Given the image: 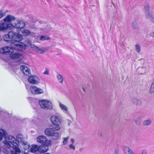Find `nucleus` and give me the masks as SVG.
<instances>
[{
    "label": "nucleus",
    "mask_w": 154,
    "mask_h": 154,
    "mask_svg": "<svg viewBox=\"0 0 154 154\" xmlns=\"http://www.w3.org/2000/svg\"><path fill=\"white\" fill-rule=\"evenodd\" d=\"M4 40L6 42L11 43L15 41H20L23 39V37L19 33L13 31H10L7 34H5L3 36Z\"/></svg>",
    "instance_id": "f257e3e1"
},
{
    "label": "nucleus",
    "mask_w": 154,
    "mask_h": 154,
    "mask_svg": "<svg viewBox=\"0 0 154 154\" xmlns=\"http://www.w3.org/2000/svg\"><path fill=\"white\" fill-rule=\"evenodd\" d=\"M25 25V23L23 21L15 20L14 23H12V24L3 23L0 26V28L2 30L10 29L11 28V27L17 29H21L23 28Z\"/></svg>",
    "instance_id": "f03ea898"
},
{
    "label": "nucleus",
    "mask_w": 154,
    "mask_h": 154,
    "mask_svg": "<svg viewBox=\"0 0 154 154\" xmlns=\"http://www.w3.org/2000/svg\"><path fill=\"white\" fill-rule=\"evenodd\" d=\"M58 130H56L55 128L53 126L51 128H46L45 131V134L47 136H51L52 139L54 140L57 139L59 137V134L57 132H55Z\"/></svg>",
    "instance_id": "7ed1b4c3"
},
{
    "label": "nucleus",
    "mask_w": 154,
    "mask_h": 154,
    "mask_svg": "<svg viewBox=\"0 0 154 154\" xmlns=\"http://www.w3.org/2000/svg\"><path fill=\"white\" fill-rule=\"evenodd\" d=\"M11 46L12 49L18 51H23L26 48V45L20 41L12 42Z\"/></svg>",
    "instance_id": "20e7f679"
},
{
    "label": "nucleus",
    "mask_w": 154,
    "mask_h": 154,
    "mask_svg": "<svg viewBox=\"0 0 154 154\" xmlns=\"http://www.w3.org/2000/svg\"><path fill=\"white\" fill-rule=\"evenodd\" d=\"M8 141L7 140L5 141L4 144L8 148H10L11 146L10 144V143L13 146L19 145V142L14 137L12 136H9L8 137Z\"/></svg>",
    "instance_id": "39448f33"
},
{
    "label": "nucleus",
    "mask_w": 154,
    "mask_h": 154,
    "mask_svg": "<svg viewBox=\"0 0 154 154\" xmlns=\"http://www.w3.org/2000/svg\"><path fill=\"white\" fill-rule=\"evenodd\" d=\"M52 124L54 125L56 130H59L60 127L59 125L61 123V119L58 116H53L50 118Z\"/></svg>",
    "instance_id": "423d86ee"
},
{
    "label": "nucleus",
    "mask_w": 154,
    "mask_h": 154,
    "mask_svg": "<svg viewBox=\"0 0 154 154\" xmlns=\"http://www.w3.org/2000/svg\"><path fill=\"white\" fill-rule=\"evenodd\" d=\"M30 90L33 94L37 95L44 93L43 89L39 88L35 85H31L30 87Z\"/></svg>",
    "instance_id": "0eeeda50"
},
{
    "label": "nucleus",
    "mask_w": 154,
    "mask_h": 154,
    "mask_svg": "<svg viewBox=\"0 0 154 154\" xmlns=\"http://www.w3.org/2000/svg\"><path fill=\"white\" fill-rule=\"evenodd\" d=\"M145 12V17L146 19H149L150 21L152 22V19L154 18L152 13L150 12L148 4L147 2H146L144 5Z\"/></svg>",
    "instance_id": "6e6552de"
},
{
    "label": "nucleus",
    "mask_w": 154,
    "mask_h": 154,
    "mask_svg": "<svg viewBox=\"0 0 154 154\" xmlns=\"http://www.w3.org/2000/svg\"><path fill=\"white\" fill-rule=\"evenodd\" d=\"M51 141H48L46 143L43 144L39 146V152L44 153L47 152L49 149L48 146L51 145Z\"/></svg>",
    "instance_id": "1a4fd4ad"
},
{
    "label": "nucleus",
    "mask_w": 154,
    "mask_h": 154,
    "mask_svg": "<svg viewBox=\"0 0 154 154\" xmlns=\"http://www.w3.org/2000/svg\"><path fill=\"white\" fill-rule=\"evenodd\" d=\"M29 83L32 84H38L40 83V80L38 77L35 75L29 76L28 79Z\"/></svg>",
    "instance_id": "9d476101"
},
{
    "label": "nucleus",
    "mask_w": 154,
    "mask_h": 154,
    "mask_svg": "<svg viewBox=\"0 0 154 154\" xmlns=\"http://www.w3.org/2000/svg\"><path fill=\"white\" fill-rule=\"evenodd\" d=\"M15 17L11 15H8L4 19V22L2 23H0V26L1 24L3 23H5L6 24H12V23H8L11 22L12 21L15 20ZM5 30H2L0 28V31H4Z\"/></svg>",
    "instance_id": "9b49d317"
},
{
    "label": "nucleus",
    "mask_w": 154,
    "mask_h": 154,
    "mask_svg": "<svg viewBox=\"0 0 154 154\" xmlns=\"http://www.w3.org/2000/svg\"><path fill=\"white\" fill-rule=\"evenodd\" d=\"M36 140L38 143L42 144L46 143L48 142V141H51L48 140L47 137L43 135L38 136L36 138Z\"/></svg>",
    "instance_id": "f8f14e48"
},
{
    "label": "nucleus",
    "mask_w": 154,
    "mask_h": 154,
    "mask_svg": "<svg viewBox=\"0 0 154 154\" xmlns=\"http://www.w3.org/2000/svg\"><path fill=\"white\" fill-rule=\"evenodd\" d=\"M11 48L9 47L6 46L0 49V53L5 55L11 54H12V52L9 51Z\"/></svg>",
    "instance_id": "ddd939ff"
},
{
    "label": "nucleus",
    "mask_w": 154,
    "mask_h": 154,
    "mask_svg": "<svg viewBox=\"0 0 154 154\" xmlns=\"http://www.w3.org/2000/svg\"><path fill=\"white\" fill-rule=\"evenodd\" d=\"M39 104L40 105L41 107L43 109H51V104L48 105L49 106L48 107H47L45 106L46 103H47V101L46 100H42L39 101Z\"/></svg>",
    "instance_id": "4468645a"
},
{
    "label": "nucleus",
    "mask_w": 154,
    "mask_h": 154,
    "mask_svg": "<svg viewBox=\"0 0 154 154\" xmlns=\"http://www.w3.org/2000/svg\"><path fill=\"white\" fill-rule=\"evenodd\" d=\"M20 69L22 72L25 75L28 76L31 73L30 69L25 65L21 66Z\"/></svg>",
    "instance_id": "2eb2a0df"
},
{
    "label": "nucleus",
    "mask_w": 154,
    "mask_h": 154,
    "mask_svg": "<svg viewBox=\"0 0 154 154\" xmlns=\"http://www.w3.org/2000/svg\"><path fill=\"white\" fill-rule=\"evenodd\" d=\"M123 150L124 154H136L131 149L127 146H124Z\"/></svg>",
    "instance_id": "dca6fc26"
},
{
    "label": "nucleus",
    "mask_w": 154,
    "mask_h": 154,
    "mask_svg": "<svg viewBox=\"0 0 154 154\" xmlns=\"http://www.w3.org/2000/svg\"><path fill=\"white\" fill-rule=\"evenodd\" d=\"M131 101L134 104L137 106H140L142 105V103L141 101L136 98L132 99Z\"/></svg>",
    "instance_id": "f3484780"
},
{
    "label": "nucleus",
    "mask_w": 154,
    "mask_h": 154,
    "mask_svg": "<svg viewBox=\"0 0 154 154\" xmlns=\"http://www.w3.org/2000/svg\"><path fill=\"white\" fill-rule=\"evenodd\" d=\"M32 48L35 51L41 54H43L45 52L44 50L42 49H41L39 48L38 47L35 45H33L32 46Z\"/></svg>",
    "instance_id": "a211bd4d"
},
{
    "label": "nucleus",
    "mask_w": 154,
    "mask_h": 154,
    "mask_svg": "<svg viewBox=\"0 0 154 154\" xmlns=\"http://www.w3.org/2000/svg\"><path fill=\"white\" fill-rule=\"evenodd\" d=\"M30 151L32 153H35L37 151H38L39 152V146L36 145H32V147L30 149Z\"/></svg>",
    "instance_id": "6ab92c4d"
},
{
    "label": "nucleus",
    "mask_w": 154,
    "mask_h": 154,
    "mask_svg": "<svg viewBox=\"0 0 154 154\" xmlns=\"http://www.w3.org/2000/svg\"><path fill=\"white\" fill-rule=\"evenodd\" d=\"M7 134L5 131L2 129H0V141H1L3 137L5 138H7Z\"/></svg>",
    "instance_id": "aec40b11"
},
{
    "label": "nucleus",
    "mask_w": 154,
    "mask_h": 154,
    "mask_svg": "<svg viewBox=\"0 0 154 154\" xmlns=\"http://www.w3.org/2000/svg\"><path fill=\"white\" fill-rule=\"evenodd\" d=\"M21 56V55L18 53H14L11 55V57L13 59H19Z\"/></svg>",
    "instance_id": "412c9836"
},
{
    "label": "nucleus",
    "mask_w": 154,
    "mask_h": 154,
    "mask_svg": "<svg viewBox=\"0 0 154 154\" xmlns=\"http://www.w3.org/2000/svg\"><path fill=\"white\" fill-rule=\"evenodd\" d=\"M152 121L150 119L145 120L143 122V124L144 126H149L151 125Z\"/></svg>",
    "instance_id": "4be33fe9"
},
{
    "label": "nucleus",
    "mask_w": 154,
    "mask_h": 154,
    "mask_svg": "<svg viewBox=\"0 0 154 154\" xmlns=\"http://www.w3.org/2000/svg\"><path fill=\"white\" fill-rule=\"evenodd\" d=\"M22 33L24 36H27L30 34V32L29 30L25 29L22 31Z\"/></svg>",
    "instance_id": "5701e85b"
},
{
    "label": "nucleus",
    "mask_w": 154,
    "mask_h": 154,
    "mask_svg": "<svg viewBox=\"0 0 154 154\" xmlns=\"http://www.w3.org/2000/svg\"><path fill=\"white\" fill-rule=\"evenodd\" d=\"M139 72L141 74H145L147 72V69L145 68L140 67L138 68Z\"/></svg>",
    "instance_id": "b1692460"
},
{
    "label": "nucleus",
    "mask_w": 154,
    "mask_h": 154,
    "mask_svg": "<svg viewBox=\"0 0 154 154\" xmlns=\"http://www.w3.org/2000/svg\"><path fill=\"white\" fill-rule=\"evenodd\" d=\"M18 146L19 145L13 146L12 148L14 150V151L15 152L17 153L18 154H20V153L21 152V151L19 147L17 146Z\"/></svg>",
    "instance_id": "393cba45"
},
{
    "label": "nucleus",
    "mask_w": 154,
    "mask_h": 154,
    "mask_svg": "<svg viewBox=\"0 0 154 154\" xmlns=\"http://www.w3.org/2000/svg\"><path fill=\"white\" fill-rule=\"evenodd\" d=\"M59 105L60 108L62 110L66 112L67 111L68 108L65 105L61 104L60 102H59Z\"/></svg>",
    "instance_id": "a878e982"
},
{
    "label": "nucleus",
    "mask_w": 154,
    "mask_h": 154,
    "mask_svg": "<svg viewBox=\"0 0 154 154\" xmlns=\"http://www.w3.org/2000/svg\"><path fill=\"white\" fill-rule=\"evenodd\" d=\"M40 39L42 41L49 40L50 39V38L47 36L42 35L40 37Z\"/></svg>",
    "instance_id": "bb28decb"
},
{
    "label": "nucleus",
    "mask_w": 154,
    "mask_h": 154,
    "mask_svg": "<svg viewBox=\"0 0 154 154\" xmlns=\"http://www.w3.org/2000/svg\"><path fill=\"white\" fill-rule=\"evenodd\" d=\"M57 78L60 83H62L63 81V78L61 75H57Z\"/></svg>",
    "instance_id": "cd10ccee"
},
{
    "label": "nucleus",
    "mask_w": 154,
    "mask_h": 154,
    "mask_svg": "<svg viewBox=\"0 0 154 154\" xmlns=\"http://www.w3.org/2000/svg\"><path fill=\"white\" fill-rule=\"evenodd\" d=\"M135 49L137 53H139L140 51V46L139 44L135 45Z\"/></svg>",
    "instance_id": "c85d7f7f"
},
{
    "label": "nucleus",
    "mask_w": 154,
    "mask_h": 154,
    "mask_svg": "<svg viewBox=\"0 0 154 154\" xmlns=\"http://www.w3.org/2000/svg\"><path fill=\"white\" fill-rule=\"evenodd\" d=\"M141 118L139 117L136 119L135 122L136 124L138 125H140L141 123Z\"/></svg>",
    "instance_id": "c756f323"
},
{
    "label": "nucleus",
    "mask_w": 154,
    "mask_h": 154,
    "mask_svg": "<svg viewBox=\"0 0 154 154\" xmlns=\"http://www.w3.org/2000/svg\"><path fill=\"white\" fill-rule=\"evenodd\" d=\"M17 140L18 141V142L20 141H22V136L21 134H19L17 136Z\"/></svg>",
    "instance_id": "7c9ffc66"
},
{
    "label": "nucleus",
    "mask_w": 154,
    "mask_h": 154,
    "mask_svg": "<svg viewBox=\"0 0 154 154\" xmlns=\"http://www.w3.org/2000/svg\"><path fill=\"white\" fill-rule=\"evenodd\" d=\"M132 26L135 29H137L138 28V25L136 22H134L132 23Z\"/></svg>",
    "instance_id": "2f4dec72"
},
{
    "label": "nucleus",
    "mask_w": 154,
    "mask_h": 154,
    "mask_svg": "<svg viewBox=\"0 0 154 154\" xmlns=\"http://www.w3.org/2000/svg\"><path fill=\"white\" fill-rule=\"evenodd\" d=\"M69 147L70 149H72L73 151L75 150V147L72 144H71L69 145Z\"/></svg>",
    "instance_id": "473e14b6"
},
{
    "label": "nucleus",
    "mask_w": 154,
    "mask_h": 154,
    "mask_svg": "<svg viewBox=\"0 0 154 154\" xmlns=\"http://www.w3.org/2000/svg\"><path fill=\"white\" fill-rule=\"evenodd\" d=\"M47 103H46V105H45V106H47V107H48L49 106H48V105L49 104V103H50L51 105V109L52 107V105L51 102V101H50L49 100H47Z\"/></svg>",
    "instance_id": "72a5a7b5"
},
{
    "label": "nucleus",
    "mask_w": 154,
    "mask_h": 154,
    "mask_svg": "<svg viewBox=\"0 0 154 154\" xmlns=\"http://www.w3.org/2000/svg\"><path fill=\"white\" fill-rule=\"evenodd\" d=\"M68 139V137H66L64 138L63 141V143L64 145H66L67 144Z\"/></svg>",
    "instance_id": "f704fd0d"
},
{
    "label": "nucleus",
    "mask_w": 154,
    "mask_h": 154,
    "mask_svg": "<svg viewBox=\"0 0 154 154\" xmlns=\"http://www.w3.org/2000/svg\"><path fill=\"white\" fill-rule=\"evenodd\" d=\"M141 154H148L147 150L145 149L143 150L142 151Z\"/></svg>",
    "instance_id": "c9c22d12"
},
{
    "label": "nucleus",
    "mask_w": 154,
    "mask_h": 154,
    "mask_svg": "<svg viewBox=\"0 0 154 154\" xmlns=\"http://www.w3.org/2000/svg\"><path fill=\"white\" fill-rule=\"evenodd\" d=\"M149 35L150 36L154 37V32H152L149 33Z\"/></svg>",
    "instance_id": "e433bc0d"
},
{
    "label": "nucleus",
    "mask_w": 154,
    "mask_h": 154,
    "mask_svg": "<svg viewBox=\"0 0 154 154\" xmlns=\"http://www.w3.org/2000/svg\"><path fill=\"white\" fill-rule=\"evenodd\" d=\"M97 135H98V136H99V137H101L102 136V133L101 132L99 131L98 132V133H97Z\"/></svg>",
    "instance_id": "4c0bfd02"
},
{
    "label": "nucleus",
    "mask_w": 154,
    "mask_h": 154,
    "mask_svg": "<svg viewBox=\"0 0 154 154\" xmlns=\"http://www.w3.org/2000/svg\"><path fill=\"white\" fill-rule=\"evenodd\" d=\"M3 16V14L2 11H0V19Z\"/></svg>",
    "instance_id": "58836bf2"
},
{
    "label": "nucleus",
    "mask_w": 154,
    "mask_h": 154,
    "mask_svg": "<svg viewBox=\"0 0 154 154\" xmlns=\"http://www.w3.org/2000/svg\"><path fill=\"white\" fill-rule=\"evenodd\" d=\"M23 143L24 145H27V146H28V148L29 147V146H28L27 143L26 142H23Z\"/></svg>",
    "instance_id": "ea45409f"
},
{
    "label": "nucleus",
    "mask_w": 154,
    "mask_h": 154,
    "mask_svg": "<svg viewBox=\"0 0 154 154\" xmlns=\"http://www.w3.org/2000/svg\"><path fill=\"white\" fill-rule=\"evenodd\" d=\"M118 150L117 149H116L115 150V152L114 154H118Z\"/></svg>",
    "instance_id": "a19ab883"
},
{
    "label": "nucleus",
    "mask_w": 154,
    "mask_h": 154,
    "mask_svg": "<svg viewBox=\"0 0 154 154\" xmlns=\"http://www.w3.org/2000/svg\"><path fill=\"white\" fill-rule=\"evenodd\" d=\"M70 141H71V142L72 143L71 144H73V143L74 142L75 140H74V139H71Z\"/></svg>",
    "instance_id": "79ce46f5"
},
{
    "label": "nucleus",
    "mask_w": 154,
    "mask_h": 154,
    "mask_svg": "<svg viewBox=\"0 0 154 154\" xmlns=\"http://www.w3.org/2000/svg\"><path fill=\"white\" fill-rule=\"evenodd\" d=\"M44 73L45 74L48 75V71L46 70L44 72Z\"/></svg>",
    "instance_id": "37998d69"
},
{
    "label": "nucleus",
    "mask_w": 154,
    "mask_h": 154,
    "mask_svg": "<svg viewBox=\"0 0 154 154\" xmlns=\"http://www.w3.org/2000/svg\"><path fill=\"white\" fill-rule=\"evenodd\" d=\"M29 18L30 19L32 20V19H33V17L30 16V17H29Z\"/></svg>",
    "instance_id": "c03bdc74"
},
{
    "label": "nucleus",
    "mask_w": 154,
    "mask_h": 154,
    "mask_svg": "<svg viewBox=\"0 0 154 154\" xmlns=\"http://www.w3.org/2000/svg\"><path fill=\"white\" fill-rule=\"evenodd\" d=\"M153 23H154V17L152 19V22Z\"/></svg>",
    "instance_id": "a18cd8bd"
},
{
    "label": "nucleus",
    "mask_w": 154,
    "mask_h": 154,
    "mask_svg": "<svg viewBox=\"0 0 154 154\" xmlns=\"http://www.w3.org/2000/svg\"><path fill=\"white\" fill-rule=\"evenodd\" d=\"M82 90H83V91L84 92H85V89L84 88L82 87Z\"/></svg>",
    "instance_id": "49530a36"
},
{
    "label": "nucleus",
    "mask_w": 154,
    "mask_h": 154,
    "mask_svg": "<svg viewBox=\"0 0 154 154\" xmlns=\"http://www.w3.org/2000/svg\"><path fill=\"white\" fill-rule=\"evenodd\" d=\"M82 148H80L79 149V151H81L82 150Z\"/></svg>",
    "instance_id": "de8ad7c7"
}]
</instances>
